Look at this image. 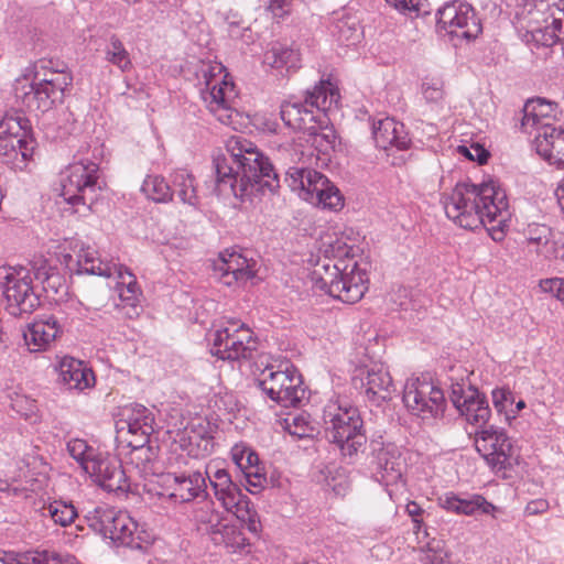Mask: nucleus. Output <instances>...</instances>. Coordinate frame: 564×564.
<instances>
[{"instance_id":"48","label":"nucleus","mask_w":564,"mask_h":564,"mask_svg":"<svg viewBox=\"0 0 564 564\" xmlns=\"http://www.w3.org/2000/svg\"><path fill=\"white\" fill-rule=\"evenodd\" d=\"M194 520L197 524L204 525L203 528L210 536L212 531L218 529L223 523L220 513L216 511L212 503H206L194 511Z\"/></svg>"},{"instance_id":"54","label":"nucleus","mask_w":564,"mask_h":564,"mask_svg":"<svg viewBox=\"0 0 564 564\" xmlns=\"http://www.w3.org/2000/svg\"><path fill=\"white\" fill-rule=\"evenodd\" d=\"M540 288L543 292L550 293L564 304V279L552 278L541 280Z\"/></svg>"},{"instance_id":"18","label":"nucleus","mask_w":564,"mask_h":564,"mask_svg":"<svg viewBox=\"0 0 564 564\" xmlns=\"http://www.w3.org/2000/svg\"><path fill=\"white\" fill-rule=\"evenodd\" d=\"M123 415L126 417L118 422L119 431L127 429L128 433L135 437L134 441H128L129 445L149 459L150 448L145 447V444L149 442V436L154 432L153 413L145 406L137 404L131 409H126Z\"/></svg>"},{"instance_id":"62","label":"nucleus","mask_w":564,"mask_h":564,"mask_svg":"<svg viewBox=\"0 0 564 564\" xmlns=\"http://www.w3.org/2000/svg\"><path fill=\"white\" fill-rule=\"evenodd\" d=\"M247 448H248L247 446H242V445H236L232 447L231 457L237 467L239 465H241V462L243 460L245 452L247 451Z\"/></svg>"},{"instance_id":"41","label":"nucleus","mask_w":564,"mask_h":564,"mask_svg":"<svg viewBox=\"0 0 564 564\" xmlns=\"http://www.w3.org/2000/svg\"><path fill=\"white\" fill-rule=\"evenodd\" d=\"M42 516L52 519L55 524L67 527L74 522L78 513L73 503L54 500L43 506Z\"/></svg>"},{"instance_id":"10","label":"nucleus","mask_w":564,"mask_h":564,"mask_svg":"<svg viewBox=\"0 0 564 564\" xmlns=\"http://www.w3.org/2000/svg\"><path fill=\"white\" fill-rule=\"evenodd\" d=\"M102 189L100 172L97 163L90 160H80L70 163L62 180V196L72 205L82 204L91 210L98 199V192Z\"/></svg>"},{"instance_id":"58","label":"nucleus","mask_w":564,"mask_h":564,"mask_svg":"<svg viewBox=\"0 0 564 564\" xmlns=\"http://www.w3.org/2000/svg\"><path fill=\"white\" fill-rule=\"evenodd\" d=\"M88 446L89 445L85 440L73 438L67 443V452L76 462H78L79 459H83V455Z\"/></svg>"},{"instance_id":"53","label":"nucleus","mask_w":564,"mask_h":564,"mask_svg":"<svg viewBox=\"0 0 564 564\" xmlns=\"http://www.w3.org/2000/svg\"><path fill=\"white\" fill-rule=\"evenodd\" d=\"M243 476L247 482L246 489L252 495L263 489L267 484V477L260 467L254 468L252 471H246Z\"/></svg>"},{"instance_id":"8","label":"nucleus","mask_w":564,"mask_h":564,"mask_svg":"<svg viewBox=\"0 0 564 564\" xmlns=\"http://www.w3.org/2000/svg\"><path fill=\"white\" fill-rule=\"evenodd\" d=\"M206 475L214 489L215 497L221 506L228 512L234 513L241 523H245L251 533L258 535L262 529L259 516L249 498L232 481L229 473L224 468H215L208 465Z\"/></svg>"},{"instance_id":"21","label":"nucleus","mask_w":564,"mask_h":564,"mask_svg":"<svg viewBox=\"0 0 564 564\" xmlns=\"http://www.w3.org/2000/svg\"><path fill=\"white\" fill-rule=\"evenodd\" d=\"M358 379L361 387H365L368 399L377 405L390 401L395 392L392 378L382 365L360 368L358 376H355L352 379L355 384H357Z\"/></svg>"},{"instance_id":"12","label":"nucleus","mask_w":564,"mask_h":564,"mask_svg":"<svg viewBox=\"0 0 564 564\" xmlns=\"http://www.w3.org/2000/svg\"><path fill=\"white\" fill-rule=\"evenodd\" d=\"M51 62L40 61L35 64V74L30 90L25 91L22 102L30 112H45L56 102H62L64 91L70 84V78L59 72H51L48 76L41 77V69L46 68Z\"/></svg>"},{"instance_id":"55","label":"nucleus","mask_w":564,"mask_h":564,"mask_svg":"<svg viewBox=\"0 0 564 564\" xmlns=\"http://www.w3.org/2000/svg\"><path fill=\"white\" fill-rule=\"evenodd\" d=\"M457 151L470 161H477L480 164L486 163L489 155L488 152L479 144H473L470 148L459 145Z\"/></svg>"},{"instance_id":"2","label":"nucleus","mask_w":564,"mask_h":564,"mask_svg":"<svg viewBox=\"0 0 564 564\" xmlns=\"http://www.w3.org/2000/svg\"><path fill=\"white\" fill-rule=\"evenodd\" d=\"M442 203L446 216L459 227L474 230L484 226L495 241L503 239L511 212L506 191L497 181L457 183Z\"/></svg>"},{"instance_id":"23","label":"nucleus","mask_w":564,"mask_h":564,"mask_svg":"<svg viewBox=\"0 0 564 564\" xmlns=\"http://www.w3.org/2000/svg\"><path fill=\"white\" fill-rule=\"evenodd\" d=\"M372 137L376 145L386 151L392 149L405 151L411 145L404 124L389 117L373 122Z\"/></svg>"},{"instance_id":"16","label":"nucleus","mask_w":564,"mask_h":564,"mask_svg":"<svg viewBox=\"0 0 564 564\" xmlns=\"http://www.w3.org/2000/svg\"><path fill=\"white\" fill-rule=\"evenodd\" d=\"M29 120L21 116L6 117L0 121V158L2 162L14 170H23L33 158V143L29 142L22 150L20 156L14 152V147L21 144L29 131Z\"/></svg>"},{"instance_id":"39","label":"nucleus","mask_w":564,"mask_h":564,"mask_svg":"<svg viewBox=\"0 0 564 564\" xmlns=\"http://www.w3.org/2000/svg\"><path fill=\"white\" fill-rule=\"evenodd\" d=\"M118 533L113 538V542L132 547L141 549V538L138 531V523L124 511H120L115 521Z\"/></svg>"},{"instance_id":"7","label":"nucleus","mask_w":564,"mask_h":564,"mask_svg":"<svg viewBox=\"0 0 564 564\" xmlns=\"http://www.w3.org/2000/svg\"><path fill=\"white\" fill-rule=\"evenodd\" d=\"M284 181L302 199L313 205L333 210L344 206V197L337 186L316 170L291 166Z\"/></svg>"},{"instance_id":"20","label":"nucleus","mask_w":564,"mask_h":564,"mask_svg":"<svg viewBox=\"0 0 564 564\" xmlns=\"http://www.w3.org/2000/svg\"><path fill=\"white\" fill-rule=\"evenodd\" d=\"M165 486L163 496L175 502H188L205 494L206 480L202 473L195 471L188 475L167 473L162 476Z\"/></svg>"},{"instance_id":"40","label":"nucleus","mask_w":564,"mask_h":564,"mask_svg":"<svg viewBox=\"0 0 564 564\" xmlns=\"http://www.w3.org/2000/svg\"><path fill=\"white\" fill-rule=\"evenodd\" d=\"M355 246L349 245L344 237H329L323 242V259H334L343 265L348 261H355Z\"/></svg>"},{"instance_id":"34","label":"nucleus","mask_w":564,"mask_h":564,"mask_svg":"<svg viewBox=\"0 0 564 564\" xmlns=\"http://www.w3.org/2000/svg\"><path fill=\"white\" fill-rule=\"evenodd\" d=\"M212 541L216 545L225 546L229 552H242L250 546L242 530L236 524L221 523L218 529L212 531Z\"/></svg>"},{"instance_id":"63","label":"nucleus","mask_w":564,"mask_h":564,"mask_svg":"<svg viewBox=\"0 0 564 564\" xmlns=\"http://www.w3.org/2000/svg\"><path fill=\"white\" fill-rule=\"evenodd\" d=\"M406 511L413 518V521L419 524L420 521L417 520V517L423 512L421 507L416 502L411 501L406 505Z\"/></svg>"},{"instance_id":"61","label":"nucleus","mask_w":564,"mask_h":564,"mask_svg":"<svg viewBox=\"0 0 564 564\" xmlns=\"http://www.w3.org/2000/svg\"><path fill=\"white\" fill-rule=\"evenodd\" d=\"M257 467H259L258 454L248 447L245 452L243 460L241 462V465L238 466V468L242 471V474H245L249 470L252 471Z\"/></svg>"},{"instance_id":"14","label":"nucleus","mask_w":564,"mask_h":564,"mask_svg":"<svg viewBox=\"0 0 564 564\" xmlns=\"http://www.w3.org/2000/svg\"><path fill=\"white\" fill-rule=\"evenodd\" d=\"M31 268L12 267L6 270L2 293L6 310L13 316L33 313L40 306V297L32 286Z\"/></svg>"},{"instance_id":"59","label":"nucleus","mask_w":564,"mask_h":564,"mask_svg":"<svg viewBox=\"0 0 564 564\" xmlns=\"http://www.w3.org/2000/svg\"><path fill=\"white\" fill-rule=\"evenodd\" d=\"M292 0H269L268 10L274 17L282 18L289 14L291 10Z\"/></svg>"},{"instance_id":"19","label":"nucleus","mask_w":564,"mask_h":564,"mask_svg":"<svg viewBox=\"0 0 564 564\" xmlns=\"http://www.w3.org/2000/svg\"><path fill=\"white\" fill-rule=\"evenodd\" d=\"M257 262L236 250H225L215 263V271L225 285L246 283L256 276Z\"/></svg>"},{"instance_id":"45","label":"nucleus","mask_w":564,"mask_h":564,"mask_svg":"<svg viewBox=\"0 0 564 564\" xmlns=\"http://www.w3.org/2000/svg\"><path fill=\"white\" fill-rule=\"evenodd\" d=\"M141 189L147 197L156 203H166L173 197L171 186L166 183L164 177L159 175H149L143 181Z\"/></svg>"},{"instance_id":"60","label":"nucleus","mask_w":564,"mask_h":564,"mask_svg":"<svg viewBox=\"0 0 564 564\" xmlns=\"http://www.w3.org/2000/svg\"><path fill=\"white\" fill-rule=\"evenodd\" d=\"M550 505L545 499H535L531 500L527 503L524 508V514L527 516H538L544 513L549 510Z\"/></svg>"},{"instance_id":"51","label":"nucleus","mask_w":564,"mask_h":564,"mask_svg":"<svg viewBox=\"0 0 564 564\" xmlns=\"http://www.w3.org/2000/svg\"><path fill=\"white\" fill-rule=\"evenodd\" d=\"M530 35L533 42L543 46H552L564 40V32L560 31V34H555L547 25L531 30Z\"/></svg>"},{"instance_id":"29","label":"nucleus","mask_w":564,"mask_h":564,"mask_svg":"<svg viewBox=\"0 0 564 564\" xmlns=\"http://www.w3.org/2000/svg\"><path fill=\"white\" fill-rule=\"evenodd\" d=\"M31 270L34 279L37 280L43 290L50 294H66L67 285L65 276L59 272L56 265H53L48 259L43 257L35 258L31 262Z\"/></svg>"},{"instance_id":"4","label":"nucleus","mask_w":564,"mask_h":564,"mask_svg":"<svg viewBox=\"0 0 564 564\" xmlns=\"http://www.w3.org/2000/svg\"><path fill=\"white\" fill-rule=\"evenodd\" d=\"M67 258L69 259L67 265L70 270H74L72 268L73 257L68 254ZM74 262L76 273H87L106 278L117 276L118 282L116 288L119 293L120 301L122 302L123 307L129 308L126 313L127 316L131 318L139 315L141 311L140 297L142 292L137 283L135 276L128 268L112 261L100 259L98 251L89 246H83L78 250Z\"/></svg>"},{"instance_id":"37","label":"nucleus","mask_w":564,"mask_h":564,"mask_svg":"<svg viewBox=\"0 0 564 564\" xmlns=\"http://www.w3.org/2000/svg\"><path fill=\"white\" fill-rule=\"evenodd\" d=\"M332 36L339 43L355 44L359 41L361 31L355 17L343 15L334 20L329 26Z\"/></svg>"},{"instance_id":"56","label":"nucleus","mask_w":564,"mask_h":564,"mask_svg":"<svg viewBox=\"0 0 564 564\" xmlns=\"http://www.w3.org/2000/svg\"><path fill=\"white\" fill-rule=\"evenodd\" d=\"M477 389L473 388L471 386H468L466 389L463 384L456 383L452 386V392H451V401L454 404L456 409L462 406L464 403H466L467 397L469 395L470 391H476Z\"/></svg>"},{"instance_id":"3","label":"nucleus","mask_w":564,"mask_h":564,"mask_svg":"<svg viewBox=\"0 0 564 564\" xmlns=\"http://www.w3.org/2000/svg\"><path fill=\"white\" fill-rule=\"evenodd\" d=\"M314 288L347 304H355L368 290V275L357 261L339 264L334 259H319L312 272Z\"/></svg>"},{"instance_id":"42","label":"nucleus","mask_w":564,"mask_h":564,"mask_svg":"<svg viewBox=\"0 0 564 564\" xmlns=\"http://www.w3.org/2000/svg\"><path fill=\"white\" fill-rule=\"evenodd\" d=\"M120 511L107 505L96 506L93 510H88L85 519L88 525L97 533L105 536L108 527L117 520Z\"/></svg>"},{"instance_id":"38","label":"nucleus","mask_w":564,"mask_h":564,"mask_svg":"<svg viewBox=\"0 0 564 564\" xmlns=\"http://www.w3.org/2000/svg\"><path fill=\"white\" fill-rule=\"evenodd\" d=\"M173 194L175 193L180 200L189 206L198 205V196L195 186L194 176L186 170H178L172 174Z\"/></svg>"},{"instance_id":"5","label":"nucleus","mask_w":564,"mask_h":564,"mask_svg":"<svg viewBox=\"0 0 564 564\" xmlns=\"http://www.w3.org/2000/svg\"><path fill=\"white\" fill-rule=\"evenodd\" d=\"M326 438L336 444L344 457L351 458L367 443L359 410L338 401L328 402L323 410Z\"/></svg>"},{"instance_id":"46","label":"nucleus","mask_w":564,"mask_h":564,"mask_svg":"<svg viewBox=\"0 0 564 564\" xmlns=\"http://www.w3.org/2000/svg\"><path fill=\"white\" fill-rule=\"evenodd\" d=\"M492 403L498 414H503L507 422H511L516 417L513 411V393L506 388H496L491 392Z\"/></svg>"},{"instance_id":"15","label":"nucleus","mask_w":564,"mask_h":564,"mask_svg":"<svg viewBox=\"0 0 564 564\" xmlns=\"http://www.w3.org/2000/svg\"><path fill=\"white\" fill-rule=\"evenodd\" d=\"M402 401L412 414L422 419L441 416L445 409L443 391L426 378L406 380Z\"/></svg>"},{"instance_id":"9","label":"nucleus","mask_w":564,"mask_h":564,"mask_svg":"<svg viewBox=\"0 0 564 564\" xmlns=\"http://www.w3.org/2000/svg\"><path fill=\"white\" fill-rule=\"evenodd\" d=\"M258 388L281 406H297L305 398L302 376L289 362L281 364L275 370L265 367L256 379Z\"/></svg>"},{"instance_id":"32","label":"nucleus","mask_w":564,"mask_h":564,"mask_svg":"<svg viewBox=\"0 0 564 564\" xmlns=\"http://www.w3.org/2000/svg\"><path fill=\"white\" fill-rule=\"evenodd\" d=\"M457 411L468 423L477 425L480 429L488 423L491 415L485 394L480 393L478 390L470 391L466 403L459 406Z\"/></svg>"},{"instance_id":"11","label":"nucleus","mask_w":564,"mask_h":564,"mask_svg":"<svg viewBox=\"0 0 564 564\" xmlns=\"http://www.w3.org/2000/svg\"><path fill=\"white\" fill-rule=\"evenodd\" d=\"M212 355L223 360H241L252 358L258 348V339L243 323L230 319L228 325L212 335Z\"/></svg>"},{"instance_id":"49","label":"nucleus","mask_w":564,"mask_h":564,"mask_svg":"<svg viewBox=\"0 0 564 564\" xmlns=\"http://www.w3.org/2000/svg\"><path fill=\"white\" fill-rule=\"evenodd\" d=\"M285 422V430L294 436H297L300 438L310 436V433L312 431V427L310 425L308 420L302 415H293L289 416L284 420Z\"/></svg>"},{"instance_id":"64","label":"nucleus","mask_w":564,"mask_h":564,"mask_svg":"<svg viewBox=\"0 0 564 564\" xmlns=\"http://www.w3.org/2000/svg\"><path fill=\"white\" fill-rule=\"evenodd\" d=\"M555 195L557 197V202H558L562 210L564 212V180L558 184V186L555 191Z\"/></svg>"},{"instance_id":"13","label":"nucleus","mask_w":564,"mask_h":564,"mask_svg":"<svg viewBox=\"0 0 564 564\" xmlns=\"http://www.w3.org/2000/svg\"><path fill=\"white\" fill-rule=\"evenodd\" d=\"M436 28L452 40L470 41L482 32L480 19L475 9L462 0L444 3L436 12Z\"/></svg>"},{"instance_id":"31","label":"nucleus","mask_w":564,"mask_h":564,"mask_svg":"<svg viewBox=\"0 0 564 564\" xmlns=\"http://www.w3.org/2000/svg\"><path fill=\"white\" fill-rule=\"evenodd\" d=\"M235 97V88L230 87L229 90L217 89L214 93L204 94L203 100L219 122L231 126L235 110L231 108L230 101Z\"/></svg>"},{"instance_id":"44","label":"nucleus","mask_w":564,"mask_h":564,"mask_svg":"<svg viewBox=\"0 0 564 564\" xmlns=\"http://www.w3.org/2000/svg\"><path fill=\"white\" fill-rule=\"evenodd\" d=\"M105 59L118 67L121 72H129L132 67L130 54L117 35H111L105 46Z\"/></svg>"},{"instance_id":"52","label":"nucleus","mask_w":564,"mask_h":564,"mask_svg":"<svg viewBox=\"0 0 564 564\" xmlns=\"http://www.w3.org/2000/svg\"><path fill=\"white\" fill-rule=\"evenodd\" d=\"M105 457L106 456L102 453L98 452L95 447L89 445L83 455V459H79L77 463L85 473L91 476L94 473H96L97 467L99 466L100 462L105 459Z\"/></svg>"},{"instance_id":"1","label":"nucleus","mask_w":564,"mask_h":564,"mask_svg":"<svg viewBox=\"0 0 564 564\" xmlns=\"http://www.w3.org/2000/svg\"><path fill=\"white\" fill-rule=\"evenodd\" d=\"M227 153L214 159L216 191L219 195H234L241 200L265 191L275 193L280 178L270 159L245 138H231Z\"/></svg>"},{"instance_id":"6","label":"nucleus","mask_w":564,"mask_h":564,"mask_svg":"<svg viewBox=\"0 0 564 564\" xmlns=\"http://www.w3.org/2000/svg\"><path fill=\"white\" fill-rule=\"evenodd\" d=\"M339 93L329 80H321L312 90H307L301 101H285L281 105L280 116L286 127L306 132L312 130L319 118V111L328 110L339 100Z\"/></svg>"},{"instance_id":"43","label":"nucleus","mask_w":564,"mask_h":564,"mask_svg":"<svg viewBox=\"0 0 564 564\" xmlns=\"http://www.w3.org/2000/svg\"><path fill=\"white\" fill-rule=\"evenodd\" d=\"M371 452L376 455L377 465L379 468L383 469L387 473H397L400 474V453L395 445L393 444H373V441L370 443Z\"/></svg>"},{"instance_id":"24","label":"nucleus","mask_w":564,"mask_h":564,"mask_svg":"<svg viewBox=\"0 0 564 564\" xmlns=\"http://www.w3.org/2000/svg\"><path fill=\"white\" fill-rule=\"evenodd\" d=\"M62 333L57 318L50 316L30 324L23 332V338L30 351H41L47 349Z\"/></svg>"},{"instance_id":"33","label":"nucleus","mask_w":564,"mask_h":564,"mask_svg":"<svg viewBox=\"0 0 564 564\" xmlns=\"http://www.w3.org/2000/svg\"><path fill=\"white\" fill-rule=\"evenodd\" d=\"M263 63L276 69L296 70L301 66V54L296 48L274 43L264 53Z\"/></svg>"},{"instance_id":"22","label":"nucleus","mask_w":564,"mask_h":564,"mask_svg":"<svg viewBox=\"0 0 564 564\" xmlns=\"http://www.w3.org/2000/svg\"><path fill=\"white\" fill-rule=\"evenodd\" d=\"M534 142L539 155L558 169L564 167V129L554 123H543L539 126Z\"/></svg>"},{"instance_id":"28","label":"nucleus","mask_w":564,"mask_h":564,"mask_svg":"<svg viewBox=\"0 0 564 564\" xmlns=\"http://www.w3.org/2000/svg\"><path fill=\"white\" fill-rule=\"evenodd\" d=\"M59 377L69 390L83 391L91 387L95 376L82 360L64 357L59 364Z\"/></svg>"},{"instance_id":"25","label":"nucleus","mask_w":564,"mask_h":564,"mask_svg":"<svg viewBox=\"0 0 564 564\" xmlns=\"http://www.w3.org/2000/svg\"><path fill=\"white\" fill-rule=\"evenodd\" d=\"M557 104L543 98L530 99L523 107L521 127L528 133L539 132V126L554 123Z\"/></svg>"},{"instance_id":"36","label":"nucleus","mask_w":564,"mask_h":564,"mask_svg":"<svg viewBox=\"0 0 564 564\" xmlns=\"http://www.w3.org/2000/svg\"><path fill=\"white\" fill-rule=\"evenodd\" d=\"M225 68L220 63L203 65L199 70V83L204 85L202 96L204 94L214 93L217 89L223 91L234 87L231 82L227 80V75H223Z\"/></svg>"},{"instance_id":"27","label":"nucleus","mask_w":564,"mask_h":564,"mask_svg":"<svg viewBox=\"0 0 564 564\" xmlns=\"http://www.w3.org/2000/svg\"><path fill=\"white\" fill-rule=\"evenodd\" d=\"M93 476L105 490L110 492H127L130 488L126 471L115 457L106 456Z\"/></svg>"},{"instance_id":"26","label":"nucleus","mask_w":564,"mask_h":564,"mask_svg":"<svg viewBox=\"0 0 564 564\" xmlns=\"http://www.w3.org/2000/svg\"><path fill=\"white\" fill-rule=\"evenodd\" d=\"M440 506L456 514L475 516L480 512L484 514H494L498 510L496 506L487 501L481 495H471L467 498L449 492L441 497Z\"/></svg>"},{"instance_id":"35","label":"nucleus","mask_w":564,"mask_h":564,"mask_svg":"<svg viewBox=\"0 0 564 564\" xmlns=\"http://www.w3.org/2000/svg\"><path fill=\"white\" fill-rule=\"evenodd\" d=\"M325 115L315 120L313 129L306 133L312 138V147L321 154L328 155L336 147V132L333 128L324 126Z\"/></svg>"},{"instance_id":"47","label":"nucleus","mask_w":564,"mask_h":564,"mask_svg":"<svg viewBox=\"0 0 564 564\" xmlns=\"http://www.w3.org/2000/svg\"><path fill=\"white\" fill-rule=\"evenodd\" d=\"M12 564H64L62 557L54 551H28L18 554Z\"/></svg>"},{"instance_id":"30","label":"nucleus","mask_w":564,"mask_h":564,"mask_svg":"<svg viewBox=\"0 0 564 564\" xmlns=\"http://www.w3.org/2000/svg\"><path fill=\"white\" fill-rule=\"evenodd\" d=\"M524 237L536 254L546 260L558 257L557 243L553 239V230L544 224H529L524 229Z\"/></svg>"},{"instance_id":"57","label":"nucleus","mask_w":564,"mask_h":564,"mask_svg":"<svg viewBox=\"0 0 564 564\" xmlns=\"http://www.w3.org/2000/svg\"><path fill=\"white\" fill-rule=\"evenodd\" d=\"M386 2L401 12L425 13L421 10V0H386Z\"/></svg>"},{"instance_id":"17","label":"nucleus","mask_w":564,"mask_h":564,"mask_svg":"<svg viewBox=\"0 0 564 564\" xmlns=\"http://www.w3.org/2000/svg\"><path fill=\"white\" fill-rule=\"evenodd\" d=\"M477 452L495 468H506L511 456L512 445L503 429L485 425L476 432Z\"/></svg>"},{"instance_id":"50","label":"nucleus","mask_w":564,"mask_h":564,"mask_svg":"<svg viewBox=\"0 0 564 564\" xmlns=\"http://www.w3.org/2000/svg\"><path fill=\"white\" fill-rule=\"evenodd\" d=\"M448 558V552L445 550L444 542L432 540L427 543V553L422 558L425 564H443Z\"/></svg>"}]
</instances>
